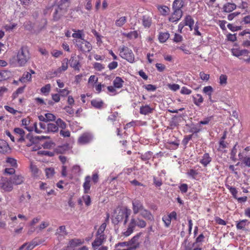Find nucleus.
<instances>
[{
    "label": "nucleus",
    "mask_w": 250,
    "mask_h": 250,
    "mask_svg": "<svg viewBox=\"0 0 250 250\" xmlns=\"http://www.w3.org/2000/svg\"><path fill=\"white\" fill-rule=\"evenodd\" d=\"M237 145H238L237 143H236L235 144V145L233 147V148L231 150V153H230L231 158L233 160H234V159H235V156H236V153H237L236 146Z\"/></svg>",
    "instance_id": "052dcab7"
},
{
    "label": "nucleus",
    "mask_w": 250,
    "mask_h": 250,
    "mask_svg": "<svg viewBox=\"0 0 250 250\" xmlns=\"http://www.w3.org/2000/svg\"><path fill=\"white\" fill-rule=\"evenodd\" d=\"M196 244L193 243L190 244L188 243L187 245L185 246V250H202L201 247H195Z\"/></svg>",
    "instance_id": "473e14b6"
},
{
    "label": "nucleus",
    "mask_w": 250,
    "mask_h": 250,
    "mask_svg": "<svg viewBox=\"0 0 250 250\" xmlns=\"http://www.w3.org/2000/svg\"><path fill=\"white\" fill-rule=\"evenodd\" d=\"M146 226V223L142 219L132 218L126 230V237L129 236L133 233L136 226L140 228H144Z\"/></svg>",
    "instance_id": "f03ea898"
},
{
    "label": "nucleus",
    "mask_w": 250,
    "mask_h": 250,
    "mask_svg": "<svg viewBox=\"0 0 250 250\" xmlns=\"http://www.w3.org/2000/svg\"><path fill=\"white\" fill-rule=\"evenodd\" d=\"M116 212L117 213L115 217L117 221L118 222H123L124 225H125V209L121 208H118L116 210Z\"/></svg>",
    "instance_id": "1a4fd4ad"
},
{
    "label": "nucleus",
    "mask_w": 250,
    "mask_h": 250,
    "mask_svg": "<svg viewBox=\"0 0 250 250\" xmlns=\"http://www.w3.org/2000/svg\"><path fill=\"white\" fill-rule=\"evenodd\" d=\"M83 243V241H82L81 239L74 238L69 240L67 245L69 246L70 247L75 248L82 245Z\"/></svg>",
    "instance_id": "b1692460"
},
{
    "label": "nucleus",
    "mask_w": 250,
    "mask_h": 250,
    "mask_svg": "<svg viewBox=\"0 0 250 250\" xmlns=\"http://www.w3.org/2000/svg\"><path fill=\"white\" fill-rule=\"evenodd\" d=\"M140 214L142 217L147 220L153 221L154 216L150 211L145 208L140 212Z\"/></svg>",
    "instance_id": "4468645a"
},
{
    "label": "nucleus",
    "mask_w": 250,
    "mask_h": 250,
    "mask_svg": "<svg viewBox=\"0 0 250 250\" xmlns=\"http://www.w3.org/2000/svg\"><path fill=\"white\" fill-rule=\"evenodd\" d=\"M143 25L145 27H149L151 24V18L146 17V16H143Z\"/></svg>",
    "instance_id": "ea45409f"
},
{
    "label": "nucleus",
    "mask_w": 250,
    "mask_h": 250,
    "mask_svg": "<svg viewBox=\"0 0 250 250\" xmlns=\"http://www.w3.org/2000/svg\"><path fill=\"white\" fill-rule=\"evenodd\" d=\"M30 58V55L27 47H21L19 50L16 56V61L18 66H24Z\"/></svg>",
    "instance_id": "f257e3e1"
},
{
    "label": "nucleus",
    "mask_w": 250,
    "mask_h": 250,
    "mask_svg": "<svg viewBox=\"0 0 250 250\" xmlns=\"http://www.w3.org/2000/svg\"><path fill=\"white\" fill-rule=\"evenodd\" d=\"M167 145L171 146H169V148L176 149L179 146V141L178 140H176L174 141H168L167 142Z\"/></svg>",
    "instance_id": "c9c22d12"
},
{
    "label": "nucleus",
    "mask_w": 250,
    "mask_h": 250,
    "mask_svg": "<svg viewBox=\"0 0 250 250\" xmlns=\"http://www.w3.org/2000/svg\"><path fill=\"white\" fill-rule=\"evenodd\" d=\"M91 105L96 108H101L104 104L102 101H98L97 100H93L91 101Z\"/></svg>",
    "instance_id": "f704fd0d"
},
{
    "label": "nucleus",
    "mask_w": 250,
    "mask_h": 250,
    "mask_svg": "<svg viewBox=\"0 0 250 250\" xmlns=\"http://www.w3.org/2000/svg\"><path fill=\"white\" fill-rule=\"evenodd\" d=\"M56 124L58 127H60L62 129H64L66 127V123L61 118H59L57 120Z\"/></svg>",
    "instance_id": "49530a36"
},
{
    "label": "nucleus",
    "mask_w": 250,
    "mask_h": 250,
    "mask_svg": "<svg viewBox=\"0 0 250 250\" xmlns=\"http://www.w3.org/2000/svg\"><path fill=\"white\" fill-rule=\"evenodd\" d=\"M198 174L197 171L193 169H189L187 172V175L192 179H195Z\"/></svg>",
    "instance_id": "6e6d98bb"
},
{
    "label": "nucleus",
    "mask_w": 250,
    "mask_h": 250,
    "mask_svg": "<svg viewBox=\"0 0 250 250\" xmlns=\"http://www.w3.org/2000/svg\"><path fill=\"white\" fill-rule=\"evenodd\" d=\"M56 233L59 236H64L67 234V232L66 230V228L65 226H61L59 227V229H57V231Z\"/></svg>",
    "instance_id": "4c0bfd02"
},
{
    "label": "nucleus",
    "mask_w": 250,
    "mask_h": 250,
    "mask_svg": "<svg viewBox=\"0 0 250 250\" xmlns=\"http://www.w3.org/2000/svg\"><path fill=\"white\" fill-rule=\"evenodd\" d=\"M153 155V152L150 151H148L144 154H142L141 155V159L143 161H148L151 159Z\"/></svg>",
    "instance_id": "c85d7f7f"
},
{
    "label": "nucleus",
    "mask_w": 250,
    "mask_h": 250,
    "mask_svg": "<svg viewBox=\"0 0 250 250\" xmlns=\"http://www.w3.org/2000/svg\"><path fill=\"white\" fill-rule=\"evenodd\" d=\"M142 234V232H139L135 235L130 241L126 242V246H127L126 250H135L138 248L140 245L139 239Z\"/></svg>",
    "instance_id": "20e7f679"
},
{
    "label": "nucleus",
    "mask_w": 250,
    "mask_h": 250,
    "mask_svg": "<svg viewBox=\"0 0 250 250\" xmlns=\"http://www.w3.org/2000/svg\"><path fill=\"white\" fill-rule=\"evenodd\" d=\"M38 154L39 155L48 156L50 157H52L54 155V153L53 152H51L47 150H40L38 152Z\"/></svg>",
    "instance_id": "603ef678"
},
{
    "label": "nucleus",
    "mask_w": 250,
    "mask_h": 250,
    "mask_svg": "<svg viewBox=\"0 0 250 250\" xmlns=\"http://www.w3.org/2000/svg\"><path fill=\"white\" fill-rule=\"evenodd\" d=\"M31 74L29 72H26L23 73L21 78L19 79L21 82L24 83L26 81H31Z\"/></svg>",
    "instance_id": "58836bf2"
},
{
    "label": "nucleus",
    "mask_w": 250,
    "mask_h": 250,
    "mask_svg": "<svg viewBox=\"0 0 250 250\" xmlns=\"http://www.w3.org/2000/svg\"><path fill=\"white\" fill-rule=\"evenodd\" d=\"M50 88H51L50 84H47L41 88V91L44 95H47L50 91Z\"/></svg>",
    "instance_id": "de8ad7c7"
},
{
    "label": "nucleus",
    "mask_w": 250,
    "mask_h": 250,
    "mask_svg": "<svg viewBox=\"0 0 250 250\" xmlns=\"http://www.w3.org/2000/svg\"><path fill=\"white\" fill-rule=\"evenodd\" d=\"M143 87L148 91H154L157 88L155 85L151 84L144 85Z\"/></svg>",
    "instance_id": "13d9d810"
},
{
    "label": "nucleus",
    "mask_w": 250,
    "mask_h": 250,
    "mask_svg": "<svg viewBox=\"0 0 250 250\" xmlns=\"http://www.w3.org/2000/svg\"><path fill=\"white\" fill-rule=\"evenodd\" d=\"M83 41L84 42H83V44H84V46H83V50H81V51L83 52H90L92 49V46L91 44V43L88 42V41L85 40L84 39L83 40Z\"/></svg>",
    "instance_id": "cd10ccee"
},
{
    "label": "nucleus",
    "mask_w": 250,
    "mask_h": 250,
    "mask_svg": "<svg viewBox=\"0 0 250 250\" xmlns=\"http://www.w3.org/2000/svg\"><path fill=\"white\" fill-rule=\"evenodd\" d=\"M6 162L9 163L12 167H17V163L16 160L12 158H7Z\"/></svg>",
    "instance_id": "338daca9"
},
{
    "label": "nucleus",
    "mask_w": 250,
    "mask_h": 250,
    "mask_svg": "<svg viewBox=\"0 0 250 250\" xmlns=\"http://www.w3.org/2000/svg\"><path fill=\"white\" fill-rule=\"evenodd\" d=\"M169 37V34L167 32H161L158 37L159 42L162 43L166 42Z\"/></svg>",
    "instance_id": "a878e982"
},
{
    "label": "nucleus",
    "mask_w": 250,
    "mask_h": 250,
    "mask_svg": "<svg viewBox=\"0 0 250 250\" xmlns=\"http://www.w3.org/2000/svg\"><path fill=\"white\" fill-rule=\"evenodd\" d=\"M61 2V3L55 7V11L53 13V20L55 21L59 20L67 12L66 7L68 5L63 7V3L64 4L65 2L68 3V0H62Z\"/></svg>",
    "instance_id": "7ed1b4c3"
},
{
    "label": "nucleus",
    "mask_w": 250,
    "mask_h": 250,
    "mask_svg": "<svg viewBox=\"0 0 250 250\" xmlns=\"http://www.w3.org/2000/svg\"><path fill=\"white\" fill-rule=\"evenodd\" d=\"M68 59L67 58L64 59L62 62V66H61V67H60L58 69V70L60 71L61 69H62L63 71L66 70L68 68Z\"/></svg>",
    "instance_id": "3c124183"
},
{
    "label": "nucleus",
    "mask_w": 250,
    "mask_h": 250,
    "mask_svg": "<svg viewBox=\"0 0 250 250\" xmlns=\"http://www.w3.org/2000/svg\"><path fill=\"white\" fill-rule=\"evenodd\" d=\"M248 220L247 219L241 220L239 222H236V228L237 229H244Z\"/></svg>",
    "instance_id": "2f4dec72"
},
{
    "label": "nucleus",
    "mask_w": 250,
    "mask_h": 250,
    "mask_svg": "<svg viewBox=\"0 0 250 250\" xmlns=\"http://www.w3.org/2000/svg\"><path fill=\"white\" fill-rule=\"evenodd\" d=\"M138 33L137 31H133L126 34V37L130 40H133L138 37Z\"/></svg>",
    "instance_id": "c03bdc74"
},
{
    "label": "nucleus",
    "mask_w": 250,
    "mask_h": 250,
    "mask_svg": "<svg viewBox=\"0 0 250 250\" xmlns=\"http://www.w3.org/2000/svg\"><path fill=\"white\" fill-rule=\"evenodd\" d=\"M13 185H21L24 182V177L21 175H14L9 178Z\"/></svg>",
    "instance_id": "ddd939ff"
},
{
    "label": "nucleus",
    "mask_w": 250,
    "mask_h": 250,
    "mask_svg": "<svg viewBox=\"0 0 250 250\" xmlns=\"http://www.w3.org/2000/svg\"><path fill=\"white\" fill-rule=\"evenodd\" d=\"M153 110V108H151L149 105H145L140 107V113L141 114L146 115L152 113Z\"/></svg>",
    "instance_id": "aec40b11"
},
{
    "label": "nucleus",
    "mask_w": 250,
    "mask_h": 250,
    "mask_svg": "<svg viewBox=\"0 0 250 250\" xmlns=\"http://www.w3.org/2000/svg\"><path fill=\"white\" fill-rule=\"evenodd\" d=\"M0 73L3 77V79H4L5 80L9 78L11 76L10 71L7 70L2 71L0 72Z\"/></svg>",
    "instance_id": "864d4df0"
},
{
    "label": "nucleus",
    "mask_w": 250,
    "mask_h": 250,
    "mask_svg": "<svg viewBox=\"0 0 250 250\" xmlns=\"http://www.w3.org/2000/svg\"><path fill=\"white\" fill-rule=\"evenodd\" d=\"M106 237L105 235H96V238L92 243V246L94 250H96L102 245L105 240Z\"/></svg>",
    "instance_id": "0eeeda50"
},
{
    "label": "nucleus",
    "mask_w": 250,
    "mask_h": 250,
    "mask_svg": "<svg viewBox=\"0 0 250 250\" xmlns=\"http://www.w3.org/2000/svg\"><path fill=\"white\" fill-rule=\"evenodd\" d=\"M134 60V54L132 52L126 53V61L132 62Z\"/></svg>",
    "instance_id": "680f3d73"
},
{
    "label": "nucleus",
    "mask_w": 250,
    "mask_h": 250,
    "mask_svg": "<svg viewBox=\"0 0 250 250\" xmlns=\"http://www.w3.org/2000/svg\"><path fill=\"white\" fill-rule=\"evenodd\" d=\"M132 206L133 213L135 214H137L139 211L141 212L144 208L143 204L138 200H133Z\"/></svg>",
    "instance_id": "6e6552de"
},
{
    "label": "nucleus",
    "mask_w": 250,
    "mask_h": 250,
    "mask_svg": "<svg viewBox=\"0 0 250 250\" xmlns=\"http://www.w3.org/2000/svg\"><path fill=\"white\" fill-rule=\"evenodd\" d=\"M37 245V243L32 241L30 243H26L23 244L20 248V250H32Z\"/></svg>",
    "instance_id": "f3484780"
},
{
    "label": "nucleus",
    "mask_w": 250,
    "mask_h": 250,
    "mask_svg": "<svg viewBox=\"0 0 250 250\" xmlns=\"http://www.w3.org/2000/svg\"><path fill=\"white\" fill-rule=\"evenodd\" d=\"M213 92V88L209 85L205 86L203 89V92L208 96V100L211 102H213V100H212V94Z\"/></svg>",
    "instance_id": "6ab92c4d"
},
{
    "label": "nucleus",
    "mask_w": 250,
    "mask_h": 250,
    "mask_svg": "<svg viewBox=\"0 0 250 250\" xmlns=\"http://www.w3.org/2000/svg\"><path fill=\"white\" fill-rule=\"evenodd\" d=\"M182 10H174L173 12L169 18V21L174 22L178 21L182 17Z\"/></svg>",
    "instance_id": "9d476101"
},
{
    "label": "nucleus",
    "mask_w": 250,
    "mask_h": 250,
    "mask_svg": "<svg viewBox=\"0 0 250 250\" xmlns=\"http://www.w3.org/2000/svg\"><path fill=\"white\" fill-rule=\"evenodd\" d=\"M192 98L194 104L198 106H199L203 103L204 99L200 94H197L195 96H193Z\"/></svg>",
    "instance_id": "412c9836"
},
{
    "label": "nucleus",
    "mask_w": 250,
    "mask_h": 250,
    "mask_svg": "<svg viewBox=\"0 0 250 250\" xmlns=\"http://www.w3.org/2000/svg\"><path fill=\"white\" fill-rule=\"evenodd\" d=\"M158 9L160 13L164 16L167 15L170 11L169 8L167 6H159Z\"/></svg>",
    "instance_id": "72a5a7b5"
},
{
    "label": "nucleus",
    "mask_w": 250,
    "mask_h": 250,
    "mask_svg": "<svg viewBox=\"0 0 250 250\" xmlns=\"http://www.w3.org/2000/svg\"><path fill=\"white\" fill-rule=\"evenodd\" d=\"M228 189L229 190V192L232 195L233 197L234 198H237L236 195L238 193V191L236 188L234 187H230L229 186H227Z\"/></svg>",
    "instance_id": "5fc2aeb1"
},
{
    "label": "nucleus",
    "mask_w": 250,
    "mask_h": 250,
    "mask_svg": "<svg viewBox=\"0 0 250 250\" xmlns=\"http://www.w3.org/2000/svg\"><path fill=\"white\" fill-rule=\"evenodd\" d=\"M68 62L69 63L70 66L73 67L75 70H77L79 71V62L77 60L76 54H72L71 58L69 60H68Z\"/></svg>",
    "instance_id": "9b49d317"
},
{
    "label": "nucleus",
    "mask_w": 250,
    "mask_h": 250,
    "mask_svg": "<svg viewBox=\"0 0 250 250\" xmlns=\"http://www.w3.org/2000/svg\"><path fill=\"white\" fill-rule=\"evenodd\" d=\"M0 188L5 192L13 189V185L10 178H3L0 180Z\"/></svg>",
    "instance_id": "39448f33"
},
{
    "label": "nucleus",
    "mask_w": 250,
    "mask_h": 250,
    "mask_svg": "<svg viewBox=\"0 0 250 250\" xmlns=\"http://www.w3.org/2000/svg\"><path fill=\"white\" fill-rule=\"evenodd\" d=\"M183 22L186 26H191L194 23L193 19L190 15L187 16Z\"/></svg>",
    "instance_id": "7c9ffc66"
},
{
    "label": "nucleus",
    "mask_w": 250,
    "mask_h": 250,
    "mask_svg": "<svg viewBox=\"0 0 250 250\" xmlns=\"http://www.w3.org/2000/svg\"><path fill=\"white\" fill-rule=\"evenodd\" d=\"M212 158L209 153H205L200 160V163L204 167H207L211 161Z\"/></svg>",
    "instance_id": "2eb2a0df"
},
{
    "label": "nucleus",
    "mask_w": 250,
    "mask_h": 250,
    "mask_svg": "<svg viewBox=\"0 0 250 250\" xmlns=\"http://www.w3.org/2000/svg\"><path fill=\"white\" fill-rule=\"evenodd\" d=\"M124 81L119 77H117L113 81V85L115 88H120L123 86Z\"/></svg>",
    "instance_id": "c756f323"
},
{
    "label": "nucleus",
    "mask_w": 250,
    "mask_h": 250,
    "mask_svg": "<svg viewBox=\"0 0 250 250\" xmlns=\"http://www.w3.org/2000/svg\"><path fill=\"white\" fill-rule=\"evenodd\" d=\"M106 223L105 222L103 223L99 228L96 233V235H104V232L106 227Z\"/></svg>",
    "instance_id": "37998d69"
},
{
    "label": "nucleus",
    "mask_w": 250,
    "mask_h": 250,
    "mask_svg": "<svg viewBox=\"0 0 250 250\" xmlns=\"http://www.w3.org/2000/svg\"><path fill=\"white\" fill-rule=\"evenodd\" d=\"M236 8V5L233 3L227 2L224 5L223 11L226 13H230Z\"/></svg>",
    "instance_id": "dca6fc26"
},
{
    "label": "nucleus",
    "mask_w": 250,
    "mask_h": 250,
    "mask_svg": "<svg viewBox=\"0 0 250 250\" xmlns=\"http://www.w3.org/2000/svg\"><path fill=\"white\" fill-rule=\"evenodd\" d=\"M45 175L47 178H52L55 174V170L53 167L46 168L45 169Z\"/></svg>",
    "instance_id": "79ce46f5"
},
{
    "label": "nucleus",
    "mask_w": 250,
    "mask_h": 250,
    "mask_svg": "<svg viewBox=\"0 0 250 250\" xmlns=\"http://www.w3.org/2000/svg\"><path fill=\"white\" fill-rule=\"evenodd\" d=\"M11 148L8 143L3 140H0V152L3 154L10 152Z\"/></svg>",
    "instance_id": "f8f14e48"
},
{
    "label": "nucleus",
    "mask_w": 250,
    "mask_h": 250,
    "mask_svg": "<svg viewBox=\"0 0 250 250\" xmlns=\"http://www.w3.org/2000/svg\"><path fill=\"white\" fill-rule=\"evenodd\" d=\"M90 180L91 177L90 176H87L85 178V181L83 185V187L84 189V192L85 193H88L90 188Z\"/></svg>",
    "instance_id": "4be33fe9"
},
{
    "label": "nucleus",
    "mask_w": 250,
    "mask_h": 250,
    "mask_svg": "<svg viewBox=\"0 0 250 250\" xmlns=\"http://www.w3.org/2000/svg\"><path fill=\"white\" fill-rule=\"evenodd\" d=\"M162 220L164 222L165 226L166 227H168L171 222V220L170 217L168 215H164L162 218Z\"/></svg>",
    "instance_id": "09e8293b"
},
{
    "label": "nucleus",
    "mask_w": 250,
    "mask_h": 250,
    "mask_svg": "<svg viewBox=\"0 0 250 250\" xmlns=\"http://www.w3.org/2000/svg\"><path fill=\"white\" fill-rule=\"evenodd\" d=\"M74 42L76 44V46L77 47V48L80 50V51L83 50V40H76L75 41H74Z\"/></svg>",
    "instance_id": "4d7b16f0"
},
{
    "label": "nucleus",
    "mask_w": 250,
    "mask_h": 250,
    "mask_svg": "<svg viewBox=\"0 0 250 250\" xmlns=\"http://www.w3.org/2000/svg\"><path fill=\"white\" fill-rule=\"evenodd\" d=\"M231 52L233 56L237 57L249 53V51L247 49H232Z\"/></svg>",
    "instance_id": "a211bd4d"
},
{
    "label": "nucleus",
    "mask_w": 250,
    "mask_h": 250,
    "mask_svg": "<svg viewBox=\"0 0 250 250\" xmlns=\"http://www.w3.org/2000/svg\"><path fill=\"white\" fill-rule=\"evenodd\" d=\"M58 127L56 124L49 123L47 125V130L48 132H57L58 131Z\"/></svg>",
    "instance_id": "393cba45"
},
{
    "label": "nucleus",
    "mask_w": 250,
    "mask_h": 250,
    "mask_svg": "<svg viewBox=\"0 0 250 250\" xmlns=\"http://www.w3.org/2000/svg\"><path fill=\"white\" fill-rule=\"evenodd\" d=\"M205 236L203 233H201L195 239L194 242L197 247H200L201 245L203 242L204 241Z\"/></svg>",
    "instance_id": "a19ab883"
},
{
    "label": "nucleus",
    "mask_w": 250,
    "mask_h": 250,
    "mask_svg": "<svg viewBox=\"0 0 250 250\" xmlns=\"http://www.w3.org/2000/svg\"><path fill=\"white\" fill-rule=\"evenodd\" d=\"M180 92L182 94L189 95L191 93L192 91L190 89L188 88L187 87L183 86L182 87Z\"/></svg>",
    "instance_id": "774afa93"
},
{
    "label": "nucleus",
    "mask_w": 250,
    "mask_h": 250,
    "mask_svg": "<svg viewBox=\"0 0 250 250\" xmlns=\"http://www.w3.org/2000/svg\"><path fill=\"white\" fill-rule=\"evenodd\" d=\"M192 135H188L185 136L183 140H182V144L184 146H187L188 142L192 139Z\"/></svg>",
    "instance_id": "bf43d9fd"
},
{
    "label": "nucleus",
    "mask_w": 250,
    "mask_h": 250,
    "mask_svg": "<svg viewBox=\"0 0 250 250\" xmlns=\"http://www.w3.org/2000/svg\"><path fill=\"white\" fill-rule=\"evenodd\" d=\"M228 77L224 74H221L219 77V84L221 85H226L227 83Z\"/></svg>",
    "instance_id": "a18cd8bd"
},
{
    "label": "nucleus",
    "mask_w": 250,
    "mask_h": 250,
    "mask_svg": "<svg viewBox=\"0 0 250 250\" xmlns=\"http://www.w3.org/2000/svg\"><path fill=\"white\" fill-rule=\"evenodd\" d=\"M155 66L157 70L160 72H163L166 68V67L164 64L160 63H157L155 64Z\"/></svg>",
    "instance_id": "0e129e2a"
},
{
    "label": "nucleus",
    "mask_w": 250,
    "mask_h": 250,
    "mask_svg": "<svg viewBox=\"0 0 250 250\" xmlns=\"http://www.w3.org/2000/svg\"><path fill=\"white\" fill-rule=\"evenodd\" d=\"M153 183L155 186L157 187H160L162 185V182L161 179L158 178L153 176Z\"/></svg>",
    "instance_id": "69168bd1"
},
{
    "label": "nucleus",
    "mask_w": 250,
    "mask_h": 250,
    "mask_svg": "<svg viewBox=\"0 0 250 250\" xmlns=\"http://www.w3.org/2000/svg\"><path fill=\"white\" fill-rule=\"evenodd\" d=\"M85 205L89 206L91 204V198L90 196L88 195H84L82 197Z\"/></svg>",
    "instance_id": "e2e57ef3"
},
{
    "label": "nucleus",
    "mask_w": 250,
    "mask_h": 250,
    "mask_svg": "<svg viewBox=\"0 0 250 250\" xmlns=\"http://www.w3.org/2000/svg\"><path fill=\"white\" fill-rule=\"evenodd\" d=\"M228 143L224 140H220L219 142L218 150L223 151L228 147Z\"/></svg>",
    "instance_id": "8fccbe9b"
},
{
    "label": "nucleus",
    "mask_w": 250,
    "mask_h": 250,
    "mask_svg": "<svg viewBox=\"0 0 250 250\" xmlns=\"http://www.w3.org/2000/svg\"><path fill=\"white\" fill-rule=\"evenodd\" d=\"M184 6V1L183 0H175L172 4V8L173 10H182L181 8Z\"/></svg>",
    "instance_id": "5701e85b"
},
{
    "label": "nucleus",
    "mask_w": 250,
    "mask_h": 250,
    "mask_svg": "<svg viewBox=\"0 0 250 250\" xmlns=\"http://www.w3.org/2000/svg\"><path fill=\"white\" fill-rule=\"evenodd\" d=\"M93 139V136L89 132L82 134L79 138L78 142L81 145H84L90 143Z\"/></svg>",
    "instance_id": "423d86ee"
},
{
    "label": "nucleus",
    "mask_w": 250,
    "mask_h": 250,
    "mask_svg": "<svg viewBox=\"0 0 250 250\" xmlns=\"http://www.w3.org/2000/svg\"><path fill=\"white\" fill-rule=\"evenodd\" d=\"M47 138H49V137L44 136H32L30 138H29V140L33 143H36L40 140L45 139Z\"/></svg>",
    "instance_id": "e433bc0d"
},
{
    "label": "nucleus",
    "mask_w": 250,
    "mask_h": 250,
    "mask_svg": "<svg viewBox=\"0 0 250 250\" xmlns=\"http://www.w3.org/2000/svg\"><path fill=\"white\" fill-rule=\"evenodd\" d=\"M73 31L75 32V33L72 34V37L74 38L79 39L81 40H84V34H83V31L81 30H78L77 31L73 29Z\"/></svg>",
    "instance_id": "bb28decb"
}]
</instances>
